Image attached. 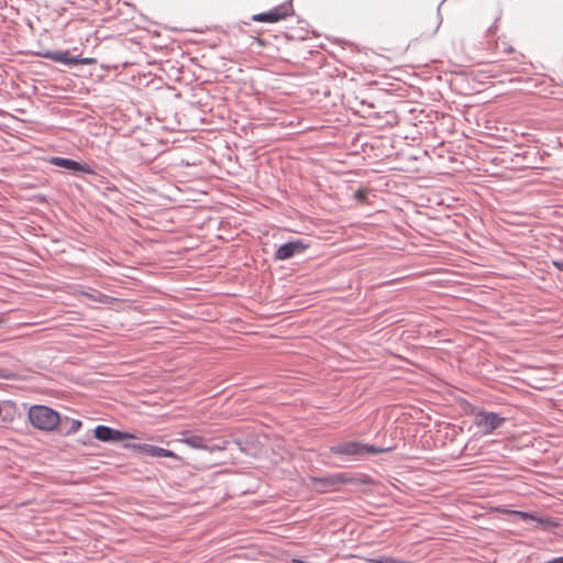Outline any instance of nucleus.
<instances>
[{"label":"nucleus","mask_w":563,"mask_h":563,"mask_svg":"<svg viewBox=\"0 0 563 563\" xmlns=\"http://www.w3.org/2000/svg\"><path fill=\"white\" fill-rule=\"evenodd\" d=\"M391 448L377 446L369 443L351 440L343 441L329 446L323 456L330 461L333 466H343L344 463L362 460L365 456L377 455L389 452Z\"/></svg>","instance_id":"1"},{"label":"nucleus","mask_w":563,"mask_h":563,"mask_svg":"<svg viewBox=\"0 0 563 563\" xmlns=\"http://www.w3.org/2000/svg\"><path fill=\"white\" fill-rule=\"evenodd\" d=\"M180 435L181 438L177 439V442L185 443L194 450H201L209 454L224 451L231 444L230 440L222 438H207L189 430L180 432ZM232 443H234L241 452L246 453V449L244 446L245 442L242 439H234Z\"/></svg>","instance_id":"2"},{"label":"nucleus","mask_w":563,"mask_h":563,"mask_svg":"<svg viewBox=\"0 0 563 563\" xmlns=\"http://www.w3.org/2000/svg\"><path fill=\"white\" fill-rule=\"evenodd\" d=\"M30 424L43 432H54L59 421V412L46 405H32L27 410Z\"/></svg>","instance_id":"3"},{"label":"nucleus","mask_w":563,"mask_h":563,"mask_svg":"<svg viewBox=\"0 0 563 563\" xmlns=\"http://www.w3.org/2000/svg\"><path fill=\"white\" fill-rule=\"evenodd\" d=\"M48 163L53 166L68 170L69 173L78 177L84 175H89L92 176L93 178L101 177L89 164H87L84 161H76L73 158L62 156H52L48 158Z\"/></svg>","instance_id":"4"},{"label":"nucleus","mask_w":563,"mask_h":563,"mask_svg":"<svg viewBox=\"0 0 563 563\" xmlns=\"http://www.w3.org/2000/svg\"><path fill=\"white\" fill-rule=\"evenodd\" d=\"M310 247V242L303 239H292L278 245L273 254L274 261H288L303 255Z\"/></svg>","instance_id":"5"},{"label":"nucleus","mask_w":563,"mask_h":563,"mask_svg":"<svg viewBox=\"0 0 563 563\" xmlns=\"http://www.w3.org/2000/svg\"><path fill=\"white\" fill-rule=\"evenodd\" d=\"M506 418L498 412L478 409L474 415V424L481 430L482 434H492L495 430L503 427Z\"/></svg>","instance_id":"6"},{"label":"nucleus","mask_w":563,"mask_h":563,"mask_svg":"<svg viewBox=\"0 0 563 563\" xmlns=\"http://www.w3.org/2000/svg\"><path fill=\"white\" fill-rule=\"evenodd\" d=\"M92 438L104 443H117L124 440H136L137 435L120 429H114L110 426L98 424L92 430Z\"/></svg>","instance_id":"7"},{"label":"nucleus","mask_w":563,"mask_h":563,"mask_svg":"<svg viewBox=\"0 0 563 563\" xmlns=\"http://www.w3.org/2000/svg\"><path fill=\"white\" fill-rule=\"evenodd\" d=\"M294 14L292 0L285 1L268 11L252 15V21L261 23H277Z\"/></svg>","instance_id":"8"},{"label":"nucleus","mask_w":563,"mask_h":563,"mask_svg":"<svg viewBox=\"0 0 563 563\" xmlns=\"http://www.w3.org/2000/svg\"><path fill=\"white\" fill-rule=\"evenodd\" d=\"M515 516L523 522H537L541 526V529L545 532H551L560 526L559 519L551 517H543L537 512L515 510Z\"/></svg>","instance_id":"9"},{"label":"nucleus","mask_w":563,"mask_h":563,"mask_svg":"<svg viewBox=\"0 0 563 563\" xmlns=\"http://www.w3.org/2000/svg\"><path fill=\"white\" fill-rule=\"evenodd\" d=\"M312 482L317 489L324 490L341 484L352 483V478L344 473H334L322 477H313Z\"/></svg>","instance_id":"10"},{"label":"nucleus","mask_w":563,"mask_h":563,"mask_svg":"<svg viewBox=\"0 0 563 563\" xmlns=\"http://www.w3.org/2000/svg\"><path fill=\"white\" fill-rule=\"evenodd\" d=\"M82 427V421L79 419L69 418L59 413V421L57 428L54 430L55 433L62 437H69L78 432Z\"/></svg>","instance_id":"11"},{"label":"nucleus","mask_w":563,"mask_h":563,"mask_svg":"<svg viewBox=\"0 0 563 563\" xmlns=\"http://www.w3.org/2000/svg\"><path fill=\"white\" fill-rule=\"evenodd\" d=\"M38 56L66 66H74L75 55H71L69 51L46 49L38 53Z\"/></svg>","instance_id":"12"},{"label":"nucleus","mask_w":563,"mask_h":563,"mask_svg":"<svg viewBox=\"0 0 563 563\" xmlns=\"http://www.w3.org/2000/svg\"><path fill=\"white\" fill-rule=\"evenodd\" d=\"M122 448L133 452L134 456L137 457H146L148 445L147 443L136 442L135 440H124L122 441Z\"/></svg>","instance_id":"13"},{"label":"nucleus","mask_w":563,"mask_h":563,"mask_svg":"<svg viewBox=\"0 0 563 563\" xmlns=\"http://www.w3.org/2000/svg\"><path fill=\"white\" fill-rule=\"evenodd\" d=\"M147 456L170 457L175 461H181V457L178 454H176L174 451L165 449V448L152 445V444L148 445Z\"/></svg>","instance_id":"14"},{"label":"nucleus","mask_w":563,"mask_h":563,"mask_svg":"<svg viewBox=\"0 0 563 563\" xmlns=\"http://www.w3.org/2000/svg\"><path fill=\"white\" fill-rule=\"evenodd\" d=\"M1 405V416L3 422H12L15 413H16V405L12 400H2L0 401Z\"/></svg>","instance_id":"15"},{"label":"nucleus","mask_w":563,"mask_h":563,"mask_svg":"<svg viewBox=\"0 0 563 563\" xmlns=\"http://www.w3.org/2000/svg\"><path fill=\"white\" fill-rule=\"evenodd\" d=\"M19 377L18 373L10 367L0 366V378L5 380H13Z\"/></svg>","instance_id":"16"},{"label":"nucleus","mask_w":563,"mask_h":563,"mask_svg":"<svg viewBox=\"0 0 563 563\" xmlns=\"http://www.w3.org/2000/svg\"><path fill=\"white\" fill-rule=\"evenodd\" d=\"M96 58L92 57H81L79 55H75L74 66L78 65H93L96 64Z\"/></svg>","instance_id":"17"},{"label":"nucleus","mask_w":563,"mask_h":563,"mask_svg":"<svg viewBox=\"0 0 563 563\" xmlns=\"http://www.w3.org/2000/svg\"><path fill=\"white\" fill-rule=\"evenodd\" d=\"M394 556L379 555L375 558H367L365 561L368 563H391Z\"/></svg>","instance_id":"18"},{"label":"nucleus","mask_w":563,"mask_h":563,"mask_svg":"<svg viewBox=\"0 0 563 563\" xmlns=\"http://www.w3.org/2000/svg\"><path fill=\"white\" fill-rule=\"evenodd\" d=\"M366 196H367V192L365 189L363 188H358L357 190H355L354 192V198L357 200V201H364L366 199Z\"/></svg>","instance_id":"19"},{"label":"nucleus","mask_w":563,"mask_h":563,"mask_svg":"<svg viewBox=\"0 0 563 563\" xmlns=\"http://www.w3.org/2000/svg\"><path fill=\"white\" fill-rule=\"evenodd\" d=\"M80 444L86 446H93L96 445L93 440L89 437V434L86 435V438H80L77 440Z\"/></svg>","instance_id":"20"},{"label":"nucleus","mask_w":563,"mask_h":563,"mask_svg":"<svg viewBox=\"0 0 563 563\" xmlns=\"http://www.w3.org/2000/svg\"><path fill=\"white\" fill-rule=\"evenodd\" d=\"M551 264L553 267H555L560 272H563V261L562 260H552Z\"/></svg>","instance_id":"21"},{"label":"nucleus","mask_w":563,"mask_h":563,"mask_svg":"<svg viewBox=\"0 0 563 563\" xmlns=\"http://www.w3.org/2000/svg\"><path fill=\"white\" fill-rule=\"evenodd\" d=\"M391 563H416L413 561H406V560H401V559H398V558H393V562Z\"/></svg>","instance_id":"22"},{"label":"nucleus","mask_w":563,"mask_h":563,"mask_svg":"<svg viewBox=\"0 0 563 563\" xmlns=\"http://www.w3.org/2000/svg\"><path fill=\"white\" fill-rule=\"evenodd\" d=\"M4 322V317L2 314H0V327L3 324Z\"/></svg>","instance_id":"23"},{"label":"nucleus","mask_w":563,"mask_h":563,"mask_svg":"<svg viewBox=\"0 0 563 563\" xmlns=\"http://www.w3.org/2000/svg\"><path fill=\"white\" fill-rule=\"evenodd\" d=\"M108 189H109V190H113V191H118V188H117L115 186H113V187H111V188L109 187Z\"/></svg>","instance_id":"24"},{"label":"nucleus","mask_w":563,"mask_h":563,"mask_svg":"<svg viewBox=\"0 0 563 563\" xmlns=\"http://www.w3.org/2000/svg\"><path fill=\"white\" fill-rule=\"evenodd\" d=\"M444 1H445V0H442V2L439 4V7H438V11H440V8H441V5H442V3H443Z\"/></svg>","instance_id":"25"}]
</instances>
